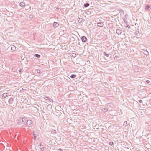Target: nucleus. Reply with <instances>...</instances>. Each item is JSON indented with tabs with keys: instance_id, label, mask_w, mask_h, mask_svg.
<instances>
[{
	"instance_id": "1",
	"label": "nucleus",
	"mask_w": 151,
	"mask_h": 151,
	"mask_svg": "<svg viewBox=\"0 0 151 151\" xmlns=\"http://www.w3.org/2000/svg\"><path fill=\"white\" fill-rule=\"evenodd\" d=\"M26 121L25 118H20L18 120L17 124L19 125L23 126L24 124L26 122Z\"/></svg>"
},
{
	"instance_id": "2",
	"label": "nucleus",
	"mask_w": 151,
	"mask_h": 151,
	"mask_svg": "<svg viewBox=\"0 0 151 151\" xmlns=\"http://www.w3.org/2000/svg\"><path fill=\"white\" fill-rule=\"evenodd\" d=\"M32 123V121L30 120H28L26 122V124L28 126H30Z\"/></svg>"
},
{
	"instance_id": "3",
	"label": "nucleus",
	"mask_w": 151,
	"mask_h": 151,
	"mask_svg": "<svg viewBox=\"0 0 151 151\" xmlns=\"http://www.w3.org/2000/svg\"><path fill=\"white\" fill-rule=\"evenodd\" d=\"M42 146H43L42 143H40V145L38 146V147L40 148V151H43L44 150V148L43 147H42Z\"/></svg>"
},
{
	"instance_id": "4",
	"label": "nucleus",
	"mask_w": 151,
	"mask_h": 151,
	"mask_svg": "<svg viewBox=\"0 0 151 151\" xmlns=\"http://www.w3.org/2000/svg\"><path fill=\"white\" fill-rule=\"evenodd\" d=\"M82 41L83 42H85L86 41L87 38L85 36H83L81 38Z\"/></svg>"
},
{
	"instance_id": "5",
	"label": "nucleus",
	"mask_w": 151,
	"mask_h": 151,
	"mask_svg": "<svg viewBox=\"0 0 151 151\" xmlns=\"http://www.w3.org/2000/svg\"><path fill=\"white\" fill-rule=\"evenodd\" d=\"M13 101V99L12 98H10L9 100V104L12 103Z\"/></svg>"
},
{
	"instance_id": "6",
	"label": "nucleus",
	"mask_w": 151,
	"mask_h": 151,
	"mask_svg": "<svg viewBox=\"0 0 151 151\" xmlns=\"http://www.w3.org/2000/svg\"><path fill=\"white\" fill-rule=\"evenodd\" d=\"M20 5L21 6L23 7L25 6V4L24 2H22L20 4Z\"/></svg>"
},
{
	"instance_id": "7",
	"label": "nucleus",
	"mask_w": 151,
	"mask_h": 151,
	"mask_svg": "<svg viewBox=\"0 0 151 151\" xmlns=\"http://www.w3.org/2000/svg\"><path fill=\"white\" fill-rule=\"evenodd\" d=\"M103 111L104 112H106L108 111V109L106 108H105L102 109Z\"/></svg>"
},
{
	"instance_id": "8",
	"label": "nucleus",
	"mask_w": 151,
	"mask_h": 151,
	"mask_svg": "<svg viewBox=\"0 0 151 151\" xmlns=\"http://www.w3.org/2000/svg\"><path fill=\"white\" fill-rule=\"evenodd\" d=\"M58 26V24L56 22H55L53 23V26L55 27H57Z\"/></svg>"
},
{
	"instance_id": "9",
	"label": "nucleus",
	"mask_w": 151,
	"mask_h": 151,
	"mask_svg": "<svg viewBox=\"0 0 151 151\" xmlns=\"http://www.w3.org/2000/svg\"><path fill=\"white\" fill-rule=\"evenodd\" d=\"M145 9L146 10H149L150 9V7L148 6H147L145 7Z\"/></svg>"
},
{
	"instance_id": "10",
	"label": "nucleus",
	"mask_w": 151,
	"mask_h": 151,
	"mask_svg": "<svg viewBox=\"0 0 151 151\" xmlns=\"http://www.w3.org/2000/svg\"><path fill=\"white\" fill-rule=\"evenodd\" d=\"M46 98H47V99H46V100H47L48 99H49V100H50V102H52L53 101V100H52V99H50V98H49L47 97H46Z\"/></svg>"
},
{
	"instance_id": "11",
	"label": "nucleus",
	"mask_w": 151,
	"mask_h": 151,
	"mask_svg": "<svg viewBox=\"0 0 151 151\" xmlns=\"http://www.w3.org/2000/svg\"><path fill=\"white\" fill-rule=\"evenodd\" d=\"M98 26L100 27H102L103 25V24L101 23H99L98 24Z\"/></svg>"
},
{
	"instance_id": "12",
	"label": "nucleus",
	"mask_w": 151,
	"mask_h": 151,
	"mask_svg": "<svg viewBox=\"0 0 151 151\" xmlns=\"http://www.w3.org/2000/svg\"><path fill=\"white\" fill-rule=\"evenodd\" d=\"M33 135L34 136V140H35L36 138V134H35L34 132H33Z\"/></svg>"
},
{
	"instance_id": "13",
	"label": "nucleus",
	"mask_w": 151,
	"mask_h": 151,
	"mask_svg": "<svg viewBox=\"0 0 151 151\" xmlns=\"http://www.w3.org/2000/svg\"><path fill=\"white\" fill-rule=\"evenodd\" d=\"M56 133V131L55 130H53L51 132V133L53 134H55Z\"/></svg>"
},
{
	"instance_id": "14",
	"label": "nucleus",
	"mask_w": 151,
	"mask_h": 151,
	"mask_svg": "<svg viewBox=\"0 0 151 151\" xmlns=\"http://www.w3.org/2000/svg\"><path fill=\"white\" fill-rule=\"evenodd\" d=\"M89 5V4L88 3H86L84 4V6L85 7H86L88 6Z\"/></svg>"
},
{
	"instance_id": "15",
	"label": "nucleus",
	"mask_w": 151,
	"mask_h": 151,
	"mask_svg": "<svg viewBox=\"0 0 151 151\" xmlns=\"http://www.w3.org/2000/svg\"><path fill=\"white\" fill-rule=\"evenodd\" d=\"M76 77V75H74V74L70 76V77L72 78H75Z\"/></svg>"
},
{
	"instance_id": "16",
	"label": "nucleus",
	"mask_w": 151,
	"mask_h": 151,
	"mask_svg": "<svg viewBox=\"0 0 151 151\" xmlns=\"http://www.w3.org/2000/svg\"><path fill=\"white\" fill-rule=\"evenodd\" d=\"M109 144L111 146H112L114 144V143L112 142H109Z\"/></svg>"
},
{
	"instance_id": "17",
	"label": "nucleus",
	"mask_w": 151,
	"mask_h": 151,
	"mask_svg": "<svg viewBox=\"0 0 151 151\" xmlns=\"http://www.w3.org/2000/svg\"><path fill=\"white\" fill-rule=\"evenodd\" d=\"M95 127L96 129H99V125H96L95 126Z\"/></svg>"
},
{
	"instance_id": "18",
	"label": "nucleus",
	"mask_w": 151,
	"mask_h": 151,
	"mask_svg": "<svg viewBox=\"0 0 151 151\" xmlns=\"http://www.w3.org/2000/svg\"><path fill=\"white\" fill-rule=\"evenodd\" d=\"M35 55V56L37 58H40V55H39L36 54Z\"/></svg>"
},
{
	"instance_id": "19",
	"label": "nucleus",
	"mask_w": 151,
	"mask_h": 151,
	"mask_svg": "<svg viewBox=\"0 0 151 151\" xmlns=\"http://www.w3.org/2000/svg\"><path fill=\"white\" fill-rule=\"evenodd\" d=\"M2 96L4 97H6L7 96V95H2Z\"/></svg>"
},
{
	"instance_id": "20",
	"label": "nucleus",
	"mask_w": 151,
	"mask_h": 151,
	"mask_svg": "<svg viewBox=\"0 0 151 151\" xmlns=\"http://www.w3.org/2000/svg\"><path fill=\"white\" fill-rule=\"evenodd\" d=\"M124 124L125 125H126L127 124V121H124Z\"/></svg>"
},
{
	"instance_id": "21",
	"label": "nucleus",
	"mask_w": 151,
	"mask_h": 151,
	"mask_svg": "<svg viewBox=\"0 0 151 151\" xmlns=\"http://www.w3.org/2000/svg\"><path fill=\"white\" fill-rule=\"evenodd\" d=\"M58 151H63L61 149H59L58 150Z\"/></svg>"
},
{
	"instance_id": "22",
	"label": "nucleus",
	"mask_w": 151,
	"mask_h": 151,
	"mask_svg": "<svg viewBox=\"0 0 151 151\" xmlns=\"http://www.w3.org/2000/svg\"><path fill=\"white\" fill-rule=\"evenodd\" d=\"M107 104V105L108 106H111L110 105L111 104L110 103H108Z\"/></svg>"
},
{
	"instance_id": "23",
	"label": "nucleus",
	"mask_w": 151,
	"mask_h": 151,
	"mask_svg": "<svg viewBox=\"0 0 151 151\" xmlns=\"http://www.w3.org/2000/svg\"><path fill=\"white\" fill-rule=\"evenodd\" d=\"M40 70H37V73H40Z\"/></svg>"
},
{
	"instance_id": "24",
	"label": "nucleus",
	"mask_w": 151,
	"mask_h": 151,
	"mask_svg": "<svg viewBox=\"0 0 151 151\" xmlns=\"http://www.w3.org/2000/svg\"><path fill=\"white\" fill-rule=\"evenodd\" d=\"M139 101L140 103H142V100H139Z\"/></svg>"
}]
</instances>
